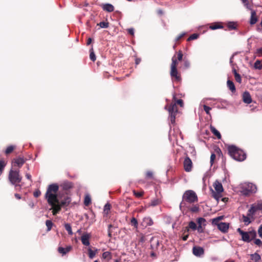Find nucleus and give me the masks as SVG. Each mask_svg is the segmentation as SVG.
Listing matches in <instances>:
<instances>
[{"mask_svg": "<svg viewBox=\"0 0 262 262\" xmlns=\"http://www.w3.org/2000/svg\"><path fill=\"white\" fill-rule=\"evenodd\" d=\"M170 68H177L179 61L176 59V55H174L171 59Z\"/></svg>", "mask_w": 262, "mask_h": 262, "instance_id": "nucleus-25", "label": "nucleus"}, {"mask_svg": "<svg viewBox=\"0 0 262 262\" xmlns=\"http://www.w3.org/2000/svg\"><path fill=\"white\" fill-rule=\"evenodd\" d=\"M165 108L167 110L169 114V119L171 124H174L176 116L178 114V110L177 104L172 100L169 105L165 106Z\"/></svg>", "mask_w": 262, "mask_h": 262, "instance_id": "nucleus-5", "label": "nucleus"}, {"mask_svg": "<svg viewBox=\"0 0 262 262\" xmlns=\"http://www.w3.org/2000/svg\"><path fill=\"white\" fill-rule=\"evenodd\" d=\"M26 160L27 159L24 157L20 156L13 159L11 163V168L18 169L19 170V168L24 164Z\"/></svg>", "mask_w": 262, "mask_h": 262, "instance_id": "nucleus-7", "label": "nucleus"}, {"mask_svg": "<svg viewBox=\"0 0 262 262\" xmlns=\"http://www.w3.org/2000/svg\"><path fill=\"white\" fill-rule=\"evenodd\" d=\"M251 259L255 262H258L261 259L260 256L257 253L251 255Z\"/></svg>", "mask_w": 262, "mask_h": 262, "instance_id": "nucleus-28", "label": "nucleus"}, {"mask_svg": "<svg viewBox=\"0 0 262 262\" xmlns=\"http://www.w3.org/2000/svg\"><path fill=\"white\" fill-rule=\"evenodd\" d=\"M90 58L93 61H95L96 60V57L95 56L93 47H92L90 50Z\"/></svg>", "mask_w": 262, "mask_h": 262, "instance_id": "nucleus-31", "label": "nucleus"}, {"mask_svg": "<svg viewBox=\"0 0 262 262\" xmlns=\"http://www.w3.org/2000/svg\"><path fill=\"white\" fill-rule=\"evenodd\" d=\"M58 189L59 187L57 184H51L48 186L45 195L48 204L52 207L51 209L52 210V214L54 215H56L60 211L61 207L69 206L71 201L70 197L66 196L63 200L59 202L56 194Z\"/></svg>", "mask_w": 262, "mask_h": 262, "instance_id": "nucleus-1", "label": "nucleus"}, {"mask_svg": "<svg viewBox=\"0 0 262 262\" xmlns=\"http://www.w3.org/2000/svg\"><path fill=\"white\" fill-rule=\"evenodd\" d=\"M254 68L256 69L260 70L262 69V61L256 60L254 63Z\"/></svg>", "mask_w": 262, "mask_h": 262, "instance_id": "nucleus-40", "label": "nucleus"}, {"mask_svg": "<svg viewBox=\"0 0 262 262\" xmlns=\"http://www.w3.org/2000/svg\"><path fill=\"white\" fill-rule=\"evenodd\" d=\"M253 188H254L255 189L256 187L255 186H252L251 185V189H243L242 192H243V194L245 195H249L252 192H253L254 191V189Z\"/></svg>", "mask_w": 262, "mask_h": 262, "instance_id": "nucleus-27", "label": "nucleus"}, {"mask_svg": "<svg viewBox=\"0 0 262 262\" xmlns=\"http://www.w3.org/2000/svg\"><path fill=\"white\" fill-rule=\"evenodd\" d=\"M15 148V146H13V145L9 146L8 147H7V148H6V149L5 151V154L6 155H8L11 154L14 150Z\"/></svg>", "mask_w": 262, "mask_h": 262, "instance_id": "nucleus-33", "label": "nucleus"}, {"mask_svg": "<svg viewBox=\"0 0 262 262\" xmlns=\"http://www.w3.org/2000/svg\"><path fill=\"white\" fill-rule=\"evenodd\" d=\"M228 151L229 155L236 161H243L246 158V155L244 151L235 146H229L228 148Z\"/></svg>", "mask_w": 262, "mask_h": 262, "instance_id": "nucleus-2", "label": "nucleus"}, {"mask_svg": "<svg viewBox=\"0 0 262 262\" xmlns=\"http://www.w3.org/2000/svg\"><path fill=\"white\" fill-rule=\"evenodd\" d=\"M145 178L147 179H154V173L151 171H147L145 173Z\"/></svg>", "mask_w": 262, "mask_h": 262, "instance_id": "nucleus-41", "label": "nucleus"}, {"mask_svg": "<svg viewBox=\"0 0 262 262\" xmlns=\"http://www.w3.org/2000/svg\"><path fill=\"white\" fill-rule=\"evenodd\" d=\"M72 249V247L71 246H67L66 248L62 247H59L57 251L59 253L61 254L62 255H64L69 252Z\"/></svg>", "mask_w": 262, "mask_h": 262, "instance_id": "nucleus-15", "label": "nucleus"}, {"mask_svg": "<svg viewBox=\"0 0 262 262\" xmlns=\"http://www.w3.org/2000/svg\"><path fill=\"white\" fill-rule=\"evenodd\" d=\"M196 229L199 233H203L204 232V229L202 225H199L198 226H197Z\"/></svg>", "mask_w": 262, "mask_h": 262, "instance_id": "nucleus-63", "label": "nucleus"}, {"mask_svg": "<svg viewBox=\"0 0 262 262\" xmlns=\"http://www.w3.org/2000/svg\"><path fill=\"white\" fill-rule=\"evenodd\" d=\"M205 222H206L205 219L203 217H199L197 219V222H198L199 225H202V224Z\"/></svg>", "mask_w": 262, "mask_h": 262, "instance_id": "nucleus-54", "label": "nucleus"}, {"mask_svg": "<svg viewBox=\"0 0 262 262\" xmlns=\"http://www.w3.org/2000/svg\"><path fill=\"white\" fill-rule=\"evenodd\" d=\"M159 201L158 200H153L151 202L150 205L152 206H155L159 204Z\"/></svg>", "mask_w": 262, "mask_h": 262, "instance_id": "nucleus-61", "label": "nucleus"}, {"mask_svg": "<svg viewBox=\"0 0 262 262\" xmlns=\"http://www.w3.org/2000/svg\"><path fill=\"white\" fill-rule=\"evenodd\" d=\"M101 28H107L109 27V23L107 21H101L97 24Z\"/></svg>", "mask_w": 262, "mask_h": 262, "instance_id": "nucleus-38", "label": "nucleus"}, {"mask_svg": "<svg viewBox=\"0 0 262 262\" xmlns=\"http://www.w3.org/2000/svg\"><path fill=\"white\" fill-rule=\"evenodd\" d=\"M183 62H184V67L185 68H188L189 67V66H190V63H189V61H188L185 58H184Z\"/></svg>", "mask_w": 262, "mask_h": 262, "instance_id": "nucleus-55", "label": "nucleus"}, {"mask_svg": "<svg viewBox=\"0 0 262 262\" xmlns=\"http://www.w3.org/2000/svg\"><path fill=\"white\" fill-rule=\"evenodd\" d=\"M22 179L18 169L11 168L8 174V180L11 184L20 183Z\"/></svg>", "mask_w": 262, "mask_h": 262, "instance_id": "nucleus-4", "label": "nucleus"}, {"mask_svg": "<svg viewBox=\"0 0 262 262\" xmlns=\"http://www.w3.org/2000/svg\"><path fill=\"white\" fill-rule=\"evenodd\" d=\"M104 11L108 12H112L114 11V7L110 4H104L101 5Z\"/></svg>", "mask_w": 262, "mask_h": 262, "instance_id": "nucleus-18", "label": "nucleus"}, {"mask_svg": "<svg viewBox=\"0 0 262 262\" xmlns=\"http://www.w3.org/2000/svg\"><path fill=\"white\" fill-rule=\"evenodd\" d=\"M193 254L196 256H200L204 253V250L202 247L194 246L192 249Z\"/></svg>", "mask_w": 262, "mask_h": 262, "instance_id": "nucleus-13", "label": "nucleus"}, {"mask_svg": "<svg viewBox=\"0 0 262 262\" xmlns=\"http://www.w3.org/2000/svg\"><path fill=\"white\" fill-rule=\"evenodd\" d=\"M211 223L212 225L216 226L217 227H219V225H220V223L219 221L217 220L216 218H214L211 220Z\"/></svg>", "mask_w": 262, "mask_h": 262, "instance_id": "nucleus-48", "label": "nucleus"}, {"mask_svg": "<svg viewBox=\"0 0 262 262\" xmlns=\"http://www.w3.org/2000/svg\"><path fill=\"white\" fill-rule=\"evenodd\" d=\"M88 252L89 257L90 258H93L95 256L96 252L93 251L91 249H89Z\"/></svg>", "mask_w": 262, "mask_h": 262, "instance_id": "nucleus-51", "label": "nucleus"}, {"mask_svg": "<svg viewBox=\"0 0 262 262\" xmlns=\"http://www.w3.org/2000/svg\"><path fill=\"white\" fill-rule=\"evenodd\" d=\"M115 228L112 225L110 224L108 226V236L110 237H112V230H111V228Z\"/></svg>", "mask_w": 262, "mask_h": 262, "instance_id": "nucleus-53", "label": "nucleus"}, {"mask_svg": "<svg viewBox=\"0 0 262 262\" xmlns=\"http://www.w3.org/2000/svg\"><path fill=\"white\" fill-rule=\"evenodd\" d=\"M233 73L234 75L235 79L236 82H238L239 83H241L242 82V78L240 76V75L237 73L236 70L235 69H233Z\"/></svg>", "mask_w": 262, "mask_h": 262, "instance_id": "nucleus-26", "label": "nucleus"}, {"mask_svg": "<svg viewBox=\"0 0 262 262\" xmlns=\"http://www.w3.org/2000/svg\"><path fill=\"white\" fill-rule=\"evenodd\" d=\"M209 28L211 30H216L218 29H223L224 26L222 25V23L215 22L212 23L210 25Z\"/></svg>", "mask_w": 262, "mask_h": 262, "instance_id": "nucleus-19", "label": "nucleus"}, {"mask_svg": "<svg viewBox=\"0 0 262 262\" xmlns=\"http://www.w3.org/2000/svg\"><path fill=\"white\" fill-rule=\"evenodd\" d=\"M64 228L66 230L68 231V233L69 235H72L73 232L72 230V228L71 225L69 224H66L64 225Z\"/></svg>", "mask_w": 262, "mask_h": 262, "instance_id": "nucleus-39", "label": "nucleus"}, {"mask_svg": "<svg viewBox=\"0 0 262 262\" xmlns=\"http://www.w3.org/2000/svg\"><path fill=\"white\" fill-rule=\"evenodd\" d=\"M251 218L253 219V216H249L248 212L247 213V215H245L244 214L242 215L243 222L245 223V225H249L251 222L250 220Z\"/></svg>", "mask_w": 262, "mask_h": 262, "instance_id": "nucleus-22", "label": "nucleus"}, {"mask_svg": "<svg viewBox=\"0 0 262 262\" xmlns=\"http://www.w3.org/2000/svg\"><path fill=\"white\" fill-rule=\"evenodd\" d=\"M133 193L136 197L141 198L143 195L144 192L143 191L137 192L135 190H134Z\"/></svg>", "mask_w": 262, "mask_h": 262, "instance_id": "nucleus-49", "label": "nucleus"}, {"mask_svg": "<svg viewBox=\"0 0 262 262\" xmlns=\"http://www.w3.org/2000/svg\"><path fill=\"white\" fill-rule=\"evenodd\" d=\"M237 231L241 235L242 240L245 242L249 243L256 236V232L255 230L245 232L241 228H238Z\"/></svg>", "mask_w": 262, "mask_h": 262, "instance_id": "nucleus-6", "label": "nucleus"}, {"mask_svg": "<svg viewBox=\"0 0 262 262\" xmlns=\"http://www.w3.org/2000/svg\"><path fill=\"white\" fill-rule=\"evenodd\" d=\"M19 183H17L16 184H12L14 185L15 189L17 191H19L21 189V185L19 184Z\"/></svg>", "mask_w": 262, "mask_h": 262, "instance_id": "nucleus-62", "label": "nucleus"}, {"mask_svg": "<svg viewBox=\"0 0 262 262\" xmlns=\"http://www.w3.org/2000/svg\"><path fill=\"white\" fill-rule=\"evenodd\" d=\"M199 207L198 206H194L191 208L190 210L193 212H196L199 211Z\"/></svg>", "mask_w": 262, "mask_h": 262, "instance_id": "nucleus-58", "label": "nucleus"}, {"mask_svg": "<svg viewBox=\"0 0 262 262\" xmlns=\"http://www.w3.org/2000/svg\"><path fill=\"white\" fill-rule=\"evenodd\" d=\"M111 205L109 203H106L104 206L103 209V212L105 214H107L111 209Z\"/></svg>", "mask_w": 262, "mask_h": 262, "instance_id": "nucleus-37", "label": "nucleus"}, {"mask_svg": "<svg viewBox=\"0 0 262 262\" xmlns=\"http://www.w3.org/2000/svg\"><path fill=\"white\" fill-rule=\"evenodd\" d=\"M221 193H219L213 191L212 189V196L217 201H219V199L221 197Z\"/></svg>", "mask_w": 262, "mask_h": 262, "instance_id": "nucleus-35", "label": "nucleus"}, {"mask_svg": "<svg viewBox=\"0 0 262 262\" xmlns=\"http://www.w3.org/2000/svg\"><path fill=\"white\" fill-rule=\"evenodd\" d=\"M199 37V34H196V33H194L192 35H191L188 38H187V41H189L190 40H194V39H197Z\"/></svg>", "mask_w": 262, "mask_h": 262, "instance_id": "nucleus-46", "label": "nucleus"}, {"mask_svg": "<svg viewBox=\"0 0 262 262\" xmlns=\"http://www.w3.org/2000/svg\"><path fill=\"white\" fill-rule=\"evenodd\" d=\"M61 186L62 187L63 190H68L72 188L73 185L72 182L65 181L61 185Z\"/></svg>", "mask_w": 262, "mask_h": 262, "instance_id": "nucleus-21", "label": "nucleus"}, {"mask_svg": "<svg viewBox=\"0 0 262 262\" xmlns=\"http://www.w3.org/2000/svg\"><path fill=\"white\" fill-rule=\"evenodd\" d=\"M244 6L248 9L251 10V6L249 4L248 0H241Z\"/></svg>", "mask_w": 262, "mask_h": 262, "instance_id": "nucleus-47", "label": "nucleus"}, {"mask_svg": "<svg viewBox=\"0 0 262 262\" xmlns=\"http://www.w3.org/2000/svg\"><path fill=\"white\" fill-rule=\"evenodd\" d=\"M185 35V33H182L180 34L176 38V41H179Z\"/></svg>", "mask_w": 262, "mask_h": 262, "instance_id": "nucleus-57", "label": "nucleus"}, {"mask_svg": "<svg viewBox=\"0 0 262 262\" xmlns=\"http://www.w3.org/2000/svg\"><path fill=\"white\" fill-rule=\"evenodd\" d=\"M41 194V192L39 190H37L33 193V195L35 198H38Z\"/></svg>", "mask_w": 262, "mask_h": 262, "instance_id": "nucleus-59", "label": "nucleus"}, {"mask_svg": "<svg viewBox=\"0 0 262 262\" xmlns=\"http://www.w3.org/2000/svg\"><path fill=\"white\" fill-rule=\"evenodd\" d=\"M198 201V196L194 191L191 190L186 191L183 195L182 201L180 204V207L181 208L185 205L186 202L192 204L197 202Z\"/></svg>", "mask_w": 262, "mask_h": 262, "instance_id": "nucleus-3", "label": "nucleus"}, {"mask_svg": "<svg viewBox=\"0 0 262 262\" xmlns=\"http://www.w3.org/2000/svg\"><path fill=\"white\" fill-rule=\"evenodd\" d=\"M91 202V199L89 195H86L84 200V204L86 206H88Z\"/></svg>", "mask_w": 262, "mask_h": 262, "instance_id": "nucleus-42", "label": "nucleus"}, {"mask_svg": "<svg viewBox=\"0 0 262 262\" xmlns=\"http://www.w3.org/2000/svg\"><path fill=\"white\" fill-rule=\"evenodd\" d=\"M90 235L89 234H84L81 237V241L82 243L85 246H89Z\"/></svg>", "mask_w": 262, "mask_h": 262, "instance_id": "nucleus-16", "label": "nucleus"}, {"mask_svg": "<svg viewBox=\"0 0 262 262\" xmlns=\"http://www.w3.org/2000/svg\"><path fill=\"white\" fill-rule=\"evenodd\" d=\"M184 169L186 172L191 171L193 167V164L189 157H186L183 162Z\"/></svg>", "mask_w": 262, "mask_h": 262, "instance_id": "nucleus-10", "label": "nucleus"}, {"mask_svg": "<svg viewBox=\"0 0 262 262\" xmlns=\"http://www.w3.org/2000/svg\"><path fill=\"white\" fill-rule=\"evenodd\" d=\"M229 224L225 222L220 223L217 229L223 233H227L228 231Z\"/></svg>", "mask_w": 262, "mask_h": 262, "instance_id": "nucleus-12", "label": "nucleus"}, {"mask_svg": "<svg viewBox=\"0 0 262 262\" xmlns=\"http://www.w3.org/2000/svg\"><path fill=\"white\" fill-rule=\"evenodd\" d=\"M257 232L259 236L262 238V224H261L259 227Z\"/></svg>", "mask_w": 262, "mask_h": 262, "instance_id": "nucleus-60", "label": "nucleus"}, {"mask_svg": "<svg viewBox=\"0 0 262 262\" xmlns=\"http://www.w3.org/2000/svg\"><path fill=\"white\" fill-rule=\"evenodd\" d=\"M143 221L146 223V226H151L154 224L152 220L149 217L144 218Z\"/></svg>", "mask_w": 262, "mask_h": 262, "instance_id": "nucleus-34", "label": "nucleus"}, {"mask_svg": "<svg viewBox=\"0 0 262 262\" xmlns=\"http://www.w3.org/2000/svg\"><path fill=\"white\" fill-rule=\"evenodd\" d=\"M130 224L133 226L135 228H137L138 223L137 220L135 217H133L130 221Z\"/></svg>", "mask_w": 262, "mask_h": 262, "instance_id": "nucleus-44", "label": "nucleus"}, {"mask_svg": "<svg viewBox=\"0 0 262 262\" xmlns=\"http://www.w3.org/2000/svg\"><path fill=\"white\" fill-rule=\"evenodd\" d=\"M256 53L259 56H262V48L257 49V50H256Z\"/></svg>", "mask_w": 262, "mask_h": 262, "instance_id": "nucleus-64", "label": "nucleus"}, {"mask_svg": "<svg viewBox=\"0 0 262 262\" xmlns=\"http://www.w3.org/2000/svg\"><path fill=\"white\" fill-rule=\"evenodd\" d=\"M170 75L173 81L180 82L182 80L181 74L177 68H170Z\"/></svg>", "mask_w": 262, "mask_h": 262, "instance_id": "nucleus-9", "label": "nucleus"}, {"mask_svg": "<svg viewBox=\"0 0 262 262\" xmlns=\"http://www.w3.org/2000/svg\"><path fill=\"white\" fill-rule=\"evenodd\" d=\"M227 86L229 89L232 92L234 93L236 91L235 86L234 83L230 80H228L227 82Z\"/></svg>", "mask_w": 262, "mask_h": 262, "instance_id": "nucleus-23", "label": "nucleus"}, {"mask_svg": "<svg viewBox=\"0 0 262 262\" xmlns=\"http://www.w3.org/2000/svg\"><path fill=\"white\" fill-rule=\"evenodd\" d=\"M204 110L206 112L207 115H210V111L211 110V108L208 106L206 105H203Z\"/></svg>", "mask_w": 262, "mask_h": 262, "instance_id": "nucleus-50", "label": "nucleus"}, {"mask_svg": "<svg viewBox=\"0 0 262 262\" xmlns=\"http://www.w3.org/2000/svg\"><path fill=\"white\" fill-rule=\"evenodd\" d=\"M242 99L243 102L247 104H250L252 101L251 96L249 92L247 91L243 93L242 95Z\"/></svg>", "mask_w": 262, "mask_h": 262, "instance_id": "nucleus-11", "label": "nucleus"}, {"mask_svg": "<svg viewBox=\"0 0 262 262\" xmlns=\"http://www.w3.org/2000/svg\"><path fill=\"white\" fill-rule=\"evenodd\" d=\"M251 17H250V24L251 25H254L255 24L258 18L256 15V12L255 10H253L251 9Z\"/></svg>", "mask_w": 262, "mask_h": 262, "instance_id": "nucleus-14", "label": "nucleus"}, {"mask_svg": "<svg viewBox=\"0 0 262 262\" xmlns=\"http://www.w3.org/2000/svg\"><path fill=\"white\" fill-rule=\"evenodd\" d=\"M210 130L217 139H220L221 138V134L214 126H210Z\"/></svg>", "mask_w": 262, "mask_h": 262, "instance_id": "nucleus-24", "label": "nucleus"}, {"mask_svg": "<svg viewBox=\"0 0 262 262\" xmlns=\"http://www.w3.org/2000/svg\"><path fill=\"white\" fill-rule=\"evenodd\" d=\"M262 210V203L252 204L248 210L249 216H254L257 211Z\"/></svg>", "mask_w": 262, "mask_h": 262, "instance_id": "nucleus-8", "label": "nucleus"}, {"mask_svg": "<svg viewBox=\"0 0 262 262\" xmlns=\"http://www.w3.org/2000/svg\"><path fill=\"white\" fill-rule=\"evenodd\" d=\"M215 158H216L215 154L214 153L211 154V156H210V161L211 165H212L213 164Z\"/></svg>", "mask_w": 262, "mask_h": 262, "instance_id": "nucleus-52", "label": "nucleus"}, {"mask_svg": "<svg viewBox=\"0 0 262 262\" xmlns=\"http://www.w3.org/2000/svg\"><path fill=\"white\" fill-rule=\"evenodd\" d=\"M46 225L47 227V231H50L53 225V223L51 220H47L46 221Z\"/></svg>", "mask_w": 262, "mask_h": 262, "instance_id": "nucleus-36", "label": "nucleus"}, {"mask_svg": "<svg viewBox=\"0 0 262 262\" xmlns=\"http://www.w3.org/2000/svg\"><path fill=\"white\" fill-rule=\"evenodd\" d=\"M213 187L216 191V192L222 193L224 189L222 186V184L221 182L218 181H216L213 184Z\"/></svg>", "mask_w": 262, "mask_h": 262, "instance_id": "nucleus-17", "label": "nucleus"}, {"mask_svg": "<svg viewBox=\"0 0 262 262\" xmlns=\"http://www.w3.org/2000/svg\"><path fill=\"white\" fill-rule=\"evenodd\" d=\"M189 228L193 230H195L197 228L196 224L193 221H190L188 224Z\"/></svg>", "mask_w": 262, "mask_h": 262, "instance_id": "nucleus-43", "label": "nucleus"}, {"mask_svg": "<svg viewBox=\"0 0 262 262\" xmlns=\"http://www.w3.org/2000/svg\"><path fill=\"white\" fill-rule=\"evenodd\" d=\"M174 103H176V104L177 105H179L181 107H183L184 105L183 101L182 99H177L176 96L173 95V98L172 100Z\"/></svg>", "mask_w": 262, "mask_h": 262, "instance_id": "nucleus-29", "label": "nucleus"}, {"mask_svg": "<svg viewBox=\"0 0 262 262\" xmlns=\"http://www.w3.org/2000/svg\"><path fill=\"white\" fill-rule=\"evenodd\" d=\"M254 243L255 245L258 246L259 247H260L262 245V242L259 239H255Z\"/></svg>", "mask_w": 262, "mask_h": 262, "instance_id": "nucleus-56", "label": "nucleus"}, {"mask_svg": "<svg viewBox=\"0 0 262 262\" xmlns=\"http://www.w3.org/2000/svg\"><path fill=\"white\" fill-rule=\"evenodd\" d=\"M6 163L4 161L0 160V176L3 173L4 169L6 166Z\"/></svg>", "mask_w": 262, "mask_h": 262, "instance_id": "nucleus-45", "label": "nucleus"}, {"mask_svg": "<svg viewBox=\"0 0 262 262\" xmlns=\"http://www.w3.org/2000/svg\"><path fill=\"white\" fill-rule=\"evenodd\" d=\"M226 26L229 30H236L237 27V24L236 22L229 21L226 24Z\"/></svg>", "mask_w": 262, "mask_h": 262, "instance_id": "nucleus-20", "label": "nucleus"}, {"mask_svg": "<svg viewBox=\"0 0 262 262\" xmlns=\"http://www.w3.org/2000/svg\"><path fill=\"white\" fill-rule=\"evenodd\" d=\"M102 258L104 259H106L107 260L111 259L112 258L111 253L108 251L103 252L102 254Z\"/></svg>", "mask_w": 262, "mask_h": 262, "instance_id": "nucleus-32", "label": "nucleus"}, {"mask_svg": "<svg viewBox=\"0 0 262 262\" xmlns=\"http://www.w3.org/2000/svg\"><path fill=\"white\" fill-rule=\"evenodd\" d=\"M174 55H176V59L179 61H183V54L182 51H179L178 52H176Z\"/></svg>", "mask_w": 262, "mask_h": 262, "instance_id": "nucleus-30", "label": "nucleus"}]
</instances>
